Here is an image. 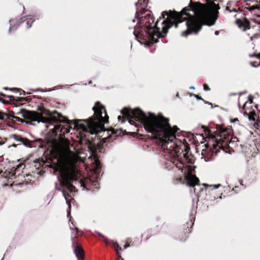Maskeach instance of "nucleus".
<instances>
[{
	"label": "nucleus",
	"instance_id": "f257e3e1",
	"mask_svg": "<svg viewBox=\"0 0 260 260\" xmlns=\"http://www.w3.org/2000/svg\"><path fill=\"white\" fill-rule=\"evenodd\" d=\"M17 114L32 121L44 123L46 127L51 131L52 138L47 140L48 145L50 152L58 157L54 170L58 173V184H56L55 187L62 192L66 200L69 207V216L71 207V195L70 193L75 191V187L71 182L77 181L81 186L83 185L77 168V164L80 159L79 152H74L70 148L69 141L63 137L65 134L70 132V128L72 127L68 120L59 113H52L45 109L40 113L21 109Z\"/></svg>",
	"mask_w": 260,
	"mask_h": 260
},
{
	"label": "nucleus",
	"instance_id": "f03ea898",
	"mask_svg": "<svg viewBox=\"0 0 260 260\" xmlns=\"http://www.w3.org/2000/svg\"><path fill=\"white\" fill-rule=\"evenodd\" d=\"M121 113L127 116L128 122L136 126L143 125L148 132L151 133L157 140L158 145L162 149L165 167L168 170L177 168L180 171L190 186H194L199 182L194 174L192 160L189 158L185 149L184 141L177 138L179 129L176 126L172 127L168 119L162 116H156L148 113H144L140 109L131 110L124 108Z\"/></svg>",
	"mask_w": 260,
	"mask_h": 260
},
{
	"label": "nucleus",
	"instance_id": "7ed1b4c3",
	"mask_svg": "<svg viewBox=\"0 0 260 260\" xmlns=\"http://www.w3.org/2000/svg\"><path fill=\"white\" fill-rule=\"evenodd\" d=\"M148 0H138L136 3V13L133 22L137 21L140 26L134 27V35L136 39L141 44L143 43L139 39L146 38L153 40L157 38L164 37L168 29L173 25L177 27L178 23L186 21L187 30L182 32V36L187 37L189 34H197L203 24L212 25L214 24L215 19L212 16L207 10L201 4L189 6L184 8L180 13L164 11L161 16L152 25L154 19L151 12L146 9Z\"/></svg>",
	"mask_w": 260,
	"mask_h": 260
},
{
	"label": "nucleus",
	"instance_id": "20e7f679",
	"mask_svg": "<svg viewBox=\"0 0 260 260\" xmlns=\"http://www.w3.org/2000/svg\"><path fill=\"white\" fill-rule=\"evenodd\" d=\"M92 109L94 115L85 120H76L74 123L75 128L92 135L98 134L103 131V123L107 122L109 118L105 108L98 102Z\"/></svg>",
	"mask_w": 260,
	"mask_h": 260
},
{
	"label": "nucleus",
	"instance_id": "39448f33",
	"mask_svg": "<svg viewBox=\"0 0 260 260\" xmlns=\"http://www.w3.org/2000/svg\"><path fill=\"white\" fill-rule=\"evenodd\" d=\"M252 103L251 99H249L247 101L245 102L242 107L241 112H243L244 114L248 118L249 120L254 121L256 115L254 110L251 108V104Z\"/></svg>",
	"mask_w": 260,
	"mask_h": 260
},
{
	"label": "nucleus",
	"instance_id": "423d86ee",
	"mask_svg": "<svg viewBox=\"0 0 260 260\" xmlns=\"http://www.w3.org/2000/svg\"><path fill=\"white\" fill-rule=\"evenodd\" d=\"M217 135L219 138L217 139L216 141L219 147H224L230 143L229 139L227 137H228V133L226 130L220 129L218 131Z\"/></svg>",
	"mask_w": 260,
	"mask_h": 260
},
{
	"label": "nucleus",
	"instance_id": "0eeeda50",
	"mask_svg": "<svg viewBox=\"0 0 260 260\" xmlns=\"http://www.w3.org/2000/svg\"><path fill=\"white\" fill-rule=\"evenodd\" d=\"M25 165L23 164H19L16 166H14L10 171H6L5 177L8 179H12L13 177L19 176L23 173L22 170L24 169Z\"/></svg>",
	"mask_w": 260,
	"mask_h": 260
},
{
	"label": "nucleus",
	"instance_id": "6e6552de",
	"mask_svg": "<svg viewBox=\"0 0 260 260\" xmlns=\"http://www.w3.org/2000/svg\"><path fill=\"white\" fill-rule=\"evenodd\" d=\"M91 160L93 164V171L96 174H99L100 173L101 164L98 157L93 150H92V153L90 156Z\"/></svg>",
	"mask_w": 260,
	"mask_h": 260
},
{
	"label": "nucleus",
	"instance_id": "1a4fd4ad",
	"mask_svg": "<svg viewBox=\"0 0 260 260\" xmlns=\"http://www.w3.org/2000/svg\"><path fill=\"white\" fill-rule=\"evenodd\" d=\"M74 230L75 231V237L74 238H72V240L73 242V246L74 247V253L78 259H83L84 256L83 249L78 245H75L74 242V239L76 238V234L78 233V230L77 228H75Z\"/></svg>",
	"mask_w": 260,
	"mask_h": 260
},
{
	"label": "nucleus",
	"instance_id": "9d476101",
	"mask_svg": "<svg viewBox=\"0 0 260 260\" xmlns=\"http://www.w3.org/2000/svg\"><path fill=\"white\" fill-rule=\"evenodd\" d=\"M11 138L14 140L16 142H18V145L22 144L26 147H31L30 141L28 139L23 138L20 135L13 134L11 136Z\"/></svg>",
	"mask_w": 260,
	"mask_h": 260
},
{
	"label": "nucleus",
	"instance_id": "9b49d317",
	"mask_svg": "<svg viewBox=\"0 0 260 260\" xmlns=\"http://www.w3.org/2000/svg\"><path fill=\"white\" fill-rule=\"evenodd\" d=\"M236 24L240 28L243 30H245L249 28V23L246 20L237 19L236 20Z\"/></svg>",
	"mask_w": 260,
	"mask_h": 260
},
{
	"label": "nucleus",
	"instance_id": "f8f14e48",
	"mask_svg": "<svg viewBox=\"0 0 260 260\" xmlns=\"http://www.w3.org/2000/svg\"><path fill=\"white\" fill-rule=\"evenodd\" d=\"M25 21L26 27L28 28L31 27V23L34 22L31 18H27L23 22Z\"/></svg>",
	"mask_w": 260,
	"mask_h": 260
},
{
	"label": "nucleus",
	"instance_id": "ddd939ff",
	"mask_svg": "<svg viewBox=\"0 0 260 260\" xmlns=\"http://www.w3.org/2000/svg\"><path fill=\"white\" fill-rule=\"evenodd\" d=\"M112 136H117V132H115L114 131H111L110 135H109L107 137L104 138L103 139V140H104V142H110V140H109L110 138L112 137Z\"/></svg>",
	"mask_w": 260,
	"mask_h": 260
},
{
	"label": "nucleus",
	"instance_id": "4468645a",
	"mask_svg": "<svg viewBox=\"0 0 260 260\" xmlns=\"http://www.w3.org/2000/svg\"><path fill=\"white\" fill-rule=\"evenodd\" d=\"M15 21V20L14 19H11L10 20V22L11 23V26L9 28V32H10L12 30H16L18 26H19V24L18 25H12V23H13Z\"/></svg>",
	"mask_w": 260,
	"mask_h": 260
},
{
	"label": "nucleus",
	"instance_id": "2eb2a0df",
	"mask_svg": "<svg viewBox=\"0 0 260 260\" xmlns=\"http://www.w3.org/2000/svg\"><path fill=\"white\" fill-rule=\"evenodd\" d=\"M216 154V153L215 154H214L213 152L211 153V154L210 156V157H208V155L206 156H205V160L206 161H210L214 158V155Z\"/></svg>",
	"mask_w": 260,
	"mask_h": 260
},
{
	"label": "nucleus",
	"instance_id": "dca6fc26",
	"mask_svg": "<svg viewBox=\"0 0 260 260\" xmlns=\"http://www.w3.org/2000/svg\"><path fill=\"white\" fill-rule=\"evenodd\" d=\"M211 7H212V8L214 12L217 11L219 9V6L216 5L214 2H213L211 4Z\"/></svg>",
	"mask_w": 260,
	"mask_h": 260
},
{
	"label": "nucleus",
	"instance_id": "f3484780",
	"mask_svg": "<svg viewBox=\"0 0 260 260\" xmlns=\"http://www.w3.org/2000/svg\"><path fill=\"white\" fill-rule=\"evenodd\" d=\"M13 118V120H16V121H19L21 123H23L24 122V120L20 118H19V117H17V116H14L12 117Z\"/></svg>",
	"mask_w": 260,
	"mask_h": 260
},
{
	"label": "nucleus",
	"instance_id": "a211bd4d",
	"mask_svg": "<svg viewBox=\"0 0 260 260\" xmlns=\"http://www.w3.org/2000/svg\"><path fill=\"white\" fill-rule=\"evenodd\" d=\"M194 220V217H192L190 219V222H187V224L188 225H191L192 226L193 224V221Z\"/></svg>",
	"mask_w": 260,
	"mask_h": 260
},
{
	"label": "nucleus",
	"instance_id": "6ab92c4d",
	"mask_svg": "<svg viewBox=\"0 0 260 260\" xmlns=\"http://www.w3.org/2000/svg\"><path fill=\"white\" fill-rule=\"evenodd\" d=\"M112 242L113 243V244L114 245V247H115L116 250V249L117 248H119V244L116 242H114L113 241H112Z\"/></svg>",
	"mask_w": 260,
	"mask_h": 260
},
{
	"label": "nucleus",
	"instance_id": "aec40b11",
	"mask_svg": "<svg viewBox=\"0 0 260 260\" xmlns=\"http://www.w3.org/2000/svg\"><path fill=\"white\" fill-rule=\"evenodd\" d=\"M129 241V239H127V241H126V243L125 244V245L124 246V249H126L128 247H129V245L128 244V242Z\"/></svg>",
	"mask_w": 260,
	"mask_h": 260
},
{
	"label": "nucleus",
	"instance_id": "412c9836",
	"mask_svg": "<svg viewBox=\"0 0 260 260\" xmlns=\"http://www.w3.org/2000/svg\"><path fill=\"white\" fill-rule=\"evenodd\" d=\"M203 87H204V89L205 90H206V91L210 90V88L209 87H208L207 85L204 84Z\"/></svg>",
	"mask_w": 260,
	"mask_h": 260
},
{
	"label": "nucleus",
	"instance_id": "4be33fe9",
	"mask_svg": "<svg viewBox=\"0 0 260 260\" xmlns=\"http://www.w3.org/2000/svg\"><path fill=\"white\" fill-rule=\"evenodd\" d=\"M258 59H259V62L256 65L254 64L253 62H251V64L253 67H257V66L260 65V58H259Z\"/></svg>",
	"mask_w": 260,
	"mask_h": 260
},
{
	"label": "nucleus",
	"instance_id": "5701e85b",
	"mask_svg": "<svg viewBox=\"0 0 260 260\" xmlns=\"http://www.w3.org/2000/svg\"><path fill=\"white\" fill-rule=\"evenodd\" d=\"M116 253H117V254L118 255V258H119V259L121 258V259H122V258H121V254H120V253L119 251H118L117 249H116Z\"/></svg>",
	"mask_w": 260,
	"mask_h": 260
},
{
	"label": "nucleus",
	"instance_id": "b1692460",
	"mask_svg": "<svg viewBox=\"0 0 260 260\" xmlns=\"http://www.w3.org/2000/svg\"><path fill=\"white\" fill-rule=\"evenodd\" d=\"M103 239H104V241L106 243V244H108V242H109L108 239L106 237H105Z\"/></svg>",
	"mask_w": 260,
	"mask_h": 260
},
{
	"label": "nucleus",
	"instance_id": "393cba45",
	"mask_svg": "<svg viewBox=\"0 0 260 260\" xmlns=\"http://www.w3.org/2000/svg\"><path fill=\"white\" fill-rule=\"evenodd\" d=\"M11 90L14 91H19V89L16 88H13L10 89Z\"/></svg>",
	"mask_w": 260,
	"mask_h": 260
},
{
	"label": "nucleus",
	"instance_id": "a878e982",
	"mask_svg": "<svg viewBox=\"0 0 260 260\" xmlns=\"http://www.w3.org/2000/svg\"><path fill=\"white\" fill-rule=\"evenodd\" d=\"M71 224H72L73 226H72L70 224V229L71 230H74V228L73 226H74V223L73 222H71Z\"/></svg>",
	"mask_w": 260,
	"mask_h": 260
},
{
	"label": "nucleus",
	"instance_id": "bb28decb",
	"mask_svg": "<svg viewBox=\"0 0 260 260\" xmlns=\"http://www.w3.org/2000/svg\"><path fill=\"white\" fill-rule=\"evenodd\" d=\"M220 185L219 184L218 185H214L213 186H214V189H217L219 187V186H220Z\"/></svg>",
	"mask_w": 260,
	"mask_h": 260
},
{
	"label": "nucleus",
	"instance_id": "cd10ccee",
	"mask_svg": "<svg viewBox=\"0 0 260 260\" xmlns=\"http://www.w3.org/2000/svg\"><path fill=\"white\" fill-rule=\"evenodd\" d=\"M98 235H99L100 236H101V237H102V238H103L105 237V236H104L103 235H102V234H101V233H98Z\"/></svg>",
	"mask_w": 260,
	"mask_h": 260
},
{
	"label": "nucleus",
	"instance_id": "c85d7f7f",
	"mask_svg": "<svg viewBox=\"0 0 260 260\" xmlns=\"http://www.w3.org/2000/svg\"><path fill=\"white\" fill-rule=\"evenodd\" d=\"M116 249L118 250V251H121L122 250L121 247L119 246V248H117Z\"/></svg>",
	"mask_w": 260,
	"mask_h": 260
},
{
	"label": "nucleus",
	"instance_id": "c756f323",
	"mask_svg": "<svg viewBox=\"0 0 260 260\" xmlns=\"http://www.w3.org/2000/svg\"><path fill=\"white\" fill-rule=\"evenodd\" d=\"M121 118H122V117L121 116H118V119L119 121L121 119Z\"/></svg>",
	"mask_w": 260,
	"mask_h": 260
},
{
	"label": "nucleus",
	"instance_id": "7c9ffc66",
	"mask_svg": "<svg viewBox=\"0 0 260 260\" xmlns=\"http://www.w3.org/2000/svg\"><path fill=\"white\" fill-rule=\"evenodd\" d=\"M178 180L179 181V182H181L182 180V177H181L180 178H179V179H178Z\"/></svg>",
	"mask_w": 260,
	"mask_h": 260
},
{
	"label": "nucleus",
	"instance_id": "2f4dec72",
	"mask_svg": "<svg viewBox=\"0 0 260 260\" xmlns=\"http://www.w3.org/2000/svg\"><path fill=\"white\" fill-rule=\"evenodd\" d=\"M17 145H18V144H17V145H16V144H13V145H12V146L14 147H16ZM9 147H10V146H9Z\"/></svg>",
	"mask_w": 260,
	"mask_h": 260
},
{
	"label": "nucleus",
	"instance_id": "473e14b6",
	"mask_svg": "<svg viewBox=\"0 0 260 260\" xmlns=\"http://www.w3.org/2000/svg\"><path fill=\"white\" fill-rule=\"evenodd\" d=\"M22 94H25V92L24 91H22V92L20 93V95H22Z\"/></svg>",
	"mask_w": 260,
	"mask_h": 260
},
{
	"label": "nucleus",
	"instance_id": "72a5a7b5",
	"mask_svg": "<svg viewBox=\"0 0 260 260\" xmlns=\"http://www.w3.org/2000/svg\"><path fill=\"white\" fill-rule=\"evenodd\" d=\"M218 34H219V32H218V31H215V34L216 35H218Z\"/></svg>",
	"mask_w": 260,
	"mask_h": 260
},
{
	"label": "nucleus",
	"instance_id": "f704fd0d",
	"mask_svg": "<svg viewBox=\"0 0 260 260\" xmlns=\"http://www.w3.org/2000/svg\"><path fill=\"white\" fill-rule=\"evenodd\" d=\"M196 97H197V98L198 99H201V98H199V95H196Z\"/></svg>",
	"mask_w": 260,
	"mask_h": 260
},
{
	"label": "nucleus",
	"instance_id": "c9c22d12",
	"mask_svg": "<svg viewBox=\"0 0 260 260\" xmlns=\"http://www.w3.org/2000/svg\"><path fill=\"white\" fill-rule=\"evenodd\" d=\"M190 89H194V87L193 86H191L189 87Z\"/></svg>",
	"mask_w": 260,
	"mask_h": 260
},
{
	"label": "nucleus",
	"instance_id": "e433bc0d",
	"mask_svg": "<svg viewBox=\"0 0 260 260\" xmlns=\"http://www.w3.org/2000/svg\"><path fill=\"white\" fill-rule=\"evenodd\" d=\"M97 184H98V183H97V182H96V183H95V186H96V185H97ZM95 187H96V188H98V187H97V186H96Z\"/></svg>",
	"mask_w": 260,
	"mask_h": 260
},
{
	"label": "nucleus",
	"instance_id": "4c0bfd02",
	"mask_svg": "<svg viewBox=\"0 0 260 260\" xmlns=\"http://www.w3.org/2000/svg\"><path fill=\"white\" fill-rule=\"evenodd\" d=\"M239 108L240 109V104L239 102Z\"/></svg>",
	"mask_w": 260,
	"mask_h": 260
},
{
	"label": "nucleus",
	"instance_id": "58836bf2",
	"mask_svg": "<svg viewBox=\"0 0 260 260\" xmlns=\"http://www.w3.org/2000/svg\"><path fill=\"white\" fill-rule=\"evenodd\" d=\"M4 89H8V88H7V87H5Z\"/></svg>",
	"mask_w": 260,
	"mask_h": 260
},
{
	"label": "nucleus",
	"instance_id": "ea45409f",
	"mask_svg": "<svg viewBox=\"0 0 260 260\" xmlns=\"http://www.w3.org/2000/svg\"><path fill=\"white\" fill-rule=\"evenodd\" d=\"M91 81H90L89 82V84H91Z\"/></svg>",
	"mask_w": 260,
	"mask_h": 260
},
{
	"label": "nucleus",
	"instance_id": "a19ab883",
	"mask_svg": "<svg viewBox=\"0 0 260 260\" xmlns=\"http://www.w3.org/2000/svg\"><path fill=\"white\" fill-rule=\"evenodd\" d=\"M0 119H2V118L0 117Z\"/></svg>",
	"mask_w": 260,
	"mask_h": 260
},
{
	"label": "nucleus",
	"instance_id": "79ce46f5",
	"mask_svg": "<svg viewBox=\"0 0 260 260\" xmlns=\"http://www.w3.org/2000/svg\"><path fill=\"white\" fill-rule=\"evenodd\" d=\"M121 260H124V259H122Z\"/></svg>",
	"mask_w": 260,
	"mask_h": 260
},
{
	"label": "nucleus",
	"instance_id": "37998d69",
	"mask_svg": "<svg viewBox=\"0 0 260 260\" xmlns=\"http://www.w3.org/2000/svg\"><path fill=\"white\" fill-rule=\"evenodd\" d=\"M206 1H208V0H206Z\"/></svg>",
	"mask_w": 260,
	"mask_h": 260
},
{
	"label": "nucleus",
	"instance_id": "c03bdc74",
	"mask_svg": "<svg viewBox=\"0 0 260 260\" xmlns=\"http://www.w3.org/2000/svg\"><path fill=\"white\" fill-rule=\"evenodd\" d=\"M259 2H260V0H259Z\"/></svg>",
	"mask_w": 260,
	"mask_h": 260
}]
</instances>
